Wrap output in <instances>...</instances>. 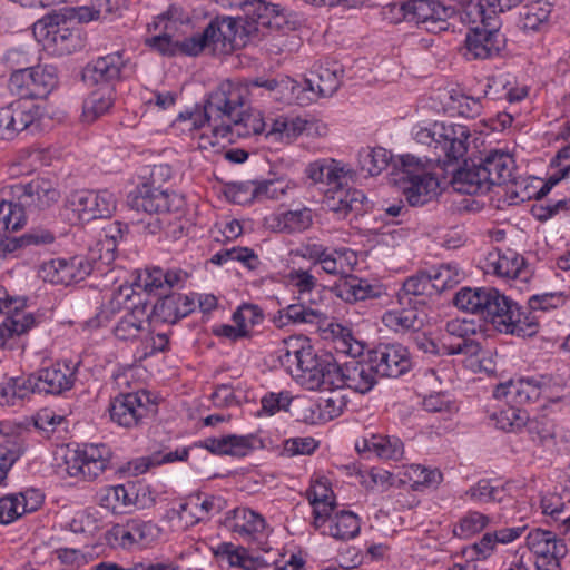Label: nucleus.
I'll return each mask as SVG.
<instances>
[{
    "mask_svg": "<svg viewBox=\"0 0 570 570\" xmlns=\"http://www.w3.org/2000/svg\"><path fill=\"white\" fill-rule=\"evenodd\" d=\"M130 204L138 212L166 216L171 212L177 213L184 205V199L178 195H169L159 188L144 185L131 198Z\"/></svg>",
    "mask_w": 570,
    "mask_h": 570,
    "instance_id": "obj_20",
    "label": "nucleus"
},
{
    "mask_svg": "<svg viewBox=\"0 0 570 570\" xmlns=\"http://www.w3.org/2000/svg\"><path fill=\"white\" fill-rule=\"evenodd\" d=\"M149 334L148 315L146 307L136 305L128 308L124 315L120 316L114 327V335L117 340L124 342H135L141 340L142 336Z\"/></svg>",
    "mask_w": 570,
    "mask_h": 570,
    "instance_id": "obj_27",
    "label": "nucleus"
},
{
    "mask_svg": "<svg viewBox=\"0 0 570 570\" xmlns=\"http://www.w3.org/2000/svg\"><path fill=\"white\" fill-rule=\"evenodd\" d=\"M22 445L17 438L6 439L0 444V484L6 480L8 471L22 454Z\"/></svg>",
    "mask_w": 570,
    "mask_h": 570,
    "instance_id": "obj_60",
    "label": "nucleus"
},
{
    "mask_svg": "<svg viewBox=\"0 0 570 570\" xmlns=\"http://www.w3.org/2000/svg\"><path fill=\"white\" fill-rule=\"evenodd\" d=\"M39 115L37 105L20 99L16 100L13 126L17 128V135L30 127Z\"/></svg>",
    "mask_w": 570,
    "mask_h": 570,
    "instance_id": "obj_63",
    "label": "nucleus"
},
{
    "mask_svg": "<svg viewBox=\"0 0 570 570\" xmlns=\"http://www.w3.org/2000/svg\"><path fill=\"white\" fill-rule=\"evenodd\" d=\"M58 85L53 66H35L16 70L9 79V88L20 100L45 99Z\"/></svg>",
    "mask_w": 570,
    "mask_h": 570,
    "instance_id": "obj_8",
    "label": "nucleus"
},
{
    "mask_svg": "<svg viewBox=\"0 0 570 570\" xmlns=\"http://www.w3.org/2000/svg\"><path fill=\"white\" fill-rule=\"evenodd\" d=\"M476 332L478 326L472 320L453 318L446 322V335L443 336V350L446 355L478 356L481 345L473 338Z\"/></svg>",
    "mask_w": 570,
    "mask_h": 570,
    "instance_id": "obj_13",
    "label": "nucleus"
},
{
    "mask_svg": "<svg viewBox=\"0 0 570 570\" xmlns=\"http://www.w3.org/2000/svg\"><path fill=\"white\" fill-rule=\"evenodd\" d=\"M324 383L321 389L336 390L345 387V363L340 364L331 355L325 356Z\"/></svg>",
    "mask_w": 570,
    "mask_h": 570,
    "instance_id": "obj_64",
    "label": "nucleus"
},
{
    "mask_svg": "<svg viewBox=\"0 0 570 570\" xmlns=\"http://www.w3.org/2000/svg\"><path fill=\"white\" fill-rule=\"evenodd\" d=\"M331 291L335 296L346 303H355L377 297L381 293L380 286L373 285L367 279L360 278L355 275H345L341 277L331 287Z\"/></svg>",
    "mask_w": 570,
    "mask_h": 570,
    "instance_id": "obj_34",
    "label": "nucleus"
},
{
    "mask_svg": "<svg viewBox=\"0 0 570 570\" xmlns=\"http://www.w3.org/2000/svg\"><path fill=\"white\" fill-rule=\"evenodd\" d=\"M495 425L505 432H518L529 422V413L525 409L507 405L499 413L492 415Z\"/></svg>",
    "mask_w": 570,
    "mask_h": 570,
    "instance_id": "obj_46",
    "label": "nucleus"
},
{
    "mask_svg": "<svg viewBox=\"0 0 570 570\" xmlns=\"http://www.w3.org/2000/svg\"><path fill=\"white\" fill-rule=\"evenodd\" d=\"M35 509L36 507H28L26 497L22 493L6 495L0 499V523L9 524L26 512Z\"/></svg>",
    "mask_w": 570,
    "mask_h": 570,
    "instance_id": "obj_48",
    "label": "nucleus"
},
{
    "mask_svg": "<svg viewBox=\"0 0 570 570\" xmlns=\"http://www.w3.org/2000/svg\"><path fill=\"white\" fill-rule=\"evenodd\" d=\"M435 291L433 287V284L431 282V278L428 273H417L416 275H413L409 277L403 283L402 293L399 295L400 301L404 304L403 299L405 297H422L421 299H417L416 303L424 304L426 297H431L435 295ZM411 298L407 299V304H411Z\"/></svg>",
    "mask_w": 570,
    "mask_h": 570,
    "instance_id": "obj_43",
    "label": "nucleus"
},
{
    "mask_svg": "<svg viewBox=\"0 0 570 570\" xmlns=\"http://www.w3.org/2000/svg\"><path fill=\"white\" fill-rule=\"evenodd\" d=\"M38 273L45 282L70 285L85 279L91 273V264L82 256L52 258L43 262Z\"/></svg>",
    "mask_w": 570,
    "mask_h": 570,
    "instance_id": "obj_14",
    "label": "nucleus"
},
{
    "mask_svg": "<svg viewBox=\"0 0 570 570\" xmlns=\"http://www.w3.org/2000/svg\"><path fill=\"white\" fill-rule=\"evenodd\" d=\"M314 305L315 302L313 299H303L288 305L286 308L279 311V326L287 325L288 322H292L294 324L315 326L317 330L323 328L326 324L327 315Z\"/></svg>",
    "mask_w": 570,
    "mask_h": 570,
    "instance_id": "obj_32",
    "label": "nucleus"
},
{
    "mask_svg": "<svg viewBox=\"0 0 570 570\" xmlns=\"http://www.w3.org/2000/svg\"><path fill=\"white\" fill-rule=\"evenodd\" d=\"M479 163L481 173L487 177L489 189L494 185L500 186L513 180L515 164L510 154L501 150H490Z\"/></svg>",
    "mask_w": 570,
    "mask_h": 570,
    "instance_id": "obj_26",
    "label": "nucleus"
},
{
    "mask_svg": "<svg viewBox=\"0 0 570 570\" xmlns=\"http://www.w3.org/2000/svg\"><path fill=\"white\" fill-rule=\"evenodd\" d=\"M454 305L505 334L532 336L539 324L533 316L521 312L517 303L492 287L461 288L453 298Z\"/></svg>",
    "mask_w": 570,
    "mask_h": 570,
    "instance_id": "obj_1",
    "label": "nucleus"
},
{
    "mask_svg": "<svg viewBox=\"0 0 570 570\" xmlns=\"http://www.w3.org/2000/svg\"><path fill=\"white\" fill-rule=\"evenodd\" d=\"M287 279L299 294V301L305 299V296L311 294L318 286L317 278L309 269H292L287 275Z\"/></svg>",
    "mask_w": 570,
    "mask_h": 570,
    "instance_id": "obj_61",
    "label": "nucleus"
},
{
    "mask_svg": "<svg viewBox=\"0 0 570 570\" xmlns=\"http://www.w3.org/2000/svg\"><path fill=\"white\" fill-rule=\"evenodd\" d=\"M451 184L454 190L461 194L476 195L490 190L487 177L481 173L480 163L472 159L464 160L463 165L453 171Z\"/></svg>",
    "mask_w": 570,
    "mask_h": 570,
    "instance_id": "obj_29",
    "label": "nucleus"
},
{
    "mask_svg": "<svg viewBox=\"0 0 570 570\" xmlns=\"http://www.w3.org/2000/svg\"><path fill=\"white\" fill-rule=\"evenodd\" d=\"M232 525L233 531L239 534H253L262 532L265 528L264 518L255 511L246 508H238L234 510Z\"/></svg>",
    "mask_w": 570,
    "mask_h": 570,
    "instance_id": "obj_47",
    "label": "nucleus"
},
{
    "mask_svg": "<svg viewBox=\"0 0 570 570\" xmlns=\"http://www.w3.org/2000/svg\"><path fill=\"white\" fill-rule=\"evenodd\" d=\"M111 459V452L105 444H85L66 460V471L70 476L82 475L88 480L102 473Z\"/></svg>",
    "mask_w": 570,
    "mask_h": 570,
    "instance_id": "obj_12",
    "label": "nucleus"
},
{
    "mask_svg": "<svg viewBox=\"0 0 570 570\" xmlns=\"http://www.w3.org/2000/svg\"><path fill=\"white\" fill-rule=\"evenodd\" d=\"M194 498V511H190V523H198L219 513L224 508V500L219 497H207L200 501V495Z\"/></svg>",
    "mask_w": 570,
    "mask_h": 570,
    "instance_id": "obj_57",
    "label": "nucleus"
},
{
    "mask_svg": "<svg viewBox=\"0 0 570 570\" xmlns=\"http://www.w3.org/2000/svg\"><path fill=\"white\" fill-rule=\"evenodd\" d=\"M115 100V91L111 86H101L90 92L85 99L82 106V119L86 122H92L112 106Z\"/></svg>",
    "mask_w": 570,
    "mask_h": 570,
    "instance_id": "obj_38",
    "label": "nucleus"
},
{
    "mask_svg": "<svg viewBox=\"0 0 570 570\" xmlns=\"http://www.w3.org/2000/svg\"><path fill=\"white\" fill-rule=\"evenodd\" d=\"M343 73L342 66L336 61L317 62L306 78L307 88L320 97H331L340 88Z\"/></svg>",
    "mask_w": 570,
    "mask_h": 570,
    "instance_id": "obj_23",
    "label": "nucleus"
},
{
    "mask_svg": "<svg viewBox=\"0 0 570 570\" xmlns=\"http://www.w3.org/2000/svg\"><path fill=\"white\" fill-rule=\"evenodd\" d=\"M546 386L543 379H520L510 380L497 385L493 396L498 400H504L507 405H514L523 409L539 400L542 390Z\"/></svg>",
    "mask_w": 570,
    "mask_h": 570,
    "instance_id": "obj_19",
    "label": "nucleus"
},
{
    "mask_svg": "<svg viewBox=\"0 0 570 570\" xmlns=\"http://www.w3.org/2000/svg\"><path fill=\"white\" fill-rule=\"evenodd\" d=\"M124 67L122 55L120 52L110 53L87 65L82 78L85 81L109 86L110 82L119 79Z\"/></svg>",
    "mask_w": 570,
    "mask_h": 570,
    "instance_id": "obj_31",
    "label": "nucleus"
},
{
    "mask_svg": "<svg viewBox=\"0 0 570 570\" xmlns=\"http://www.w3.org/2000/svg\"><path fill=\"white\" fill-rule=\"evenodd\" d=\"M306 176L314 184L340 186L341 181L354 180L356 173L332 158H323L312 161L305 169Z\"/></svg>",
    "mask_w": 570,
    "mask_h": 570,
    "instance_id": "obj_24",
    "label": "nucleus"
},
{
    "mask_svg": "<svg viewBox=\"0 0 570 570\" xmlns=\"http://www.w3.org/2000/svg\"><path fill=\"white\" fill-rule=\"evenodd\" d=\"M463 22L473 23L465 36V56L468 59H489L498 56L504 47V37L500 33L499 17L484 14H465L460 12Z\"/></svg>",
    "mask_w": 570,
    "mask_h": 570,
    "instance_id": "obj_6",
    "label": "nucleus"
},
{
    "mask_svg": "<svg viewBox=\"0 0 570 570\" xmlns=\"http://www.w3.org/2000/svg\"><path fill=\"white\" fill-rule=\"evenodd\" d=\"M10 199L3 200L10 205L12 215L21 214L19 229L26 224L28 215H37L53 206L60 198L56 185L46 178L37 177L28 183L9 186Z\"/></svg>",
    "mask_w": 570,
    "mask_h": 570,
    "instance_id": "obj_5",
    "label": "nucleus"
},
{
    "mask_svg": "<svg viewBox=\"0 0 570 570\" xmlns=\"http://www.w3.org/2000/svg\"><path fill=\"white\" fill-rule=\"evenodd\" d=\"M377 375L382 377H399L411 366L407 348L402 344H380L367 354Z\"/></svg>",
    "mask_w": 570,
    "mask_h": 570,
    "instance_id": "obj_15",
    "label": "nucleus"
},
{
    "mask_svg": "<svg viewBox=\"0 0 570 570\" xmlns=\"http://www.w3.org/2000/svg\"><path fill=\"white\" fill-rule=\"evenodd\" d=\"M360 531V521L356 514L351 511H340L333 515L325 531L328 535L348 540L354 538Z\"/></svg>",
    "mask_w": 570,
    "mask_h": 570,
    "instance_id": "obj_42",
    "label": "nucleus"
},
{
    "mask_svg": "<svg viewBox=\"0 0 570 570\" xmlns=\"http://www.w3.org/2000/svg\"><path fill=\"white\" fill-rule=\"evenodd\" d=\"M65 206L72 213L70 220L85 223L110 217L116 209V199L108 190H75L67 197Z\"/></svg>",
    "mask_w": 570,
    "mask_h": 570,
    "instance_id": "obj_10",
    "label": "nucleus"
},
{
    "mask_svg": "<svg viewBox=\"0 0 570 570\" xmlns=\"http://www.w3.org/2000/svg\"><path fill=\"white\" fill-rule=\"evenodd\" d=\"M488 272L499 277L519 278L527 282L530 277V271L525 259L512 249H494L487 256Z\"/></svg>",
    "mask_w": 570,
    "mask_h": 570,
    "instance_id": "obj_22",
    "label": "nucleus"
},
{
    "mask_svg": "<svg viewBox=\"0 0 570 570\" xmlns=\"http://www.w3.org/2000/svg\"><path fill=\"white\" fill-rule=\"evenodd\" d=\"M32 33L39 42L55 45L60 50L67 51L75 47L73 39H78V35L65 26L62 16L56 11L38 20L33 24Z\"/></svg>",
    "mask_w": 570,
    "mask_h": 570,
    "instance_id": "obj_21",
    "label": "nucleus"
},
{
    "mask_svg": "<svg viewBox=\"0 0 570 570\" xmlns=\"http://www.w3.org/2000/svg\"><path fill=\"white\" fill-rule=\"evenodd\" d=\"M470 131L465 126L434 124L432 128H420L415 131L417 144L426 146L429 154L421 156L424 160L428 157H435V164L450 163L462 158L469 146ZM420 157V155H417Z\"/></svg>",
    "mask_w": 570,
    "mask_h": 570,
    "instance_id": "obj_4",
    "label": "nucleus"
},
{
    "mask_svg": "<svg viewBox=\"0 0 570 570\" xmlns=\"http://www.w3.org/2000/svg\"><path fill=\"white\" fill-rule=\"evenodd\" d=\"M212 263L222 265L228 261L242 262L248 269L254 271L259 265L258 256L248 247H233L216 253Z\"/></svg>",
    "mask_w": 570,
    "mask_h": 570,
    "instance_id": "obj_53",
    "label": "nucleus"
},
{
    "mask_svg": "<svg viewBox=\"0 0 570 570\" xmlns=\"http://www.w3.org/2000/svg\"><path fill=\"white\" fill-rule=\"evenodd\" d=\"M320 330L327 334L325 338L331 337L333 340L335 350L338 353L351 356H356L362 353V344L353 337L352 331L348 327L334 323L327 317L326 324Z\"/></svg>",
    "mask_w": 570,
    "mask_h": 570,
    "instance_id": "obj_40",
    "label": "nucleus"
},
{
    "mask_svg": "<svg viewBox=\"0 0 570 570\" xmlns=\"http://www.w3.org/2000/svg\"><path fill=\"white\" fill-rule=\"evenodd\" d=\"M382 320L394 332L415 330L421 324L414 309L389 311Z\"/></svg>",
    "mask_w": 570,
    "mask_h": 570,
    "instance_id": "obj_55",
    "label": "nucleus"
},
{
    "mask_svg": "<svg viewBox=\"0 0 570 570\" xmlns=\"http://www.w3.org/2000/svg\"><path fill=\"white\" fill-rule=\"evenodd\" d=\"M195 309L194 298L181 293L173 292L160 297L153 307V315L164 323L174 324L186 317Z\"/></svg>",
    "mask_w": 570,
    "mask_h": 570,
    "instance_id": "obj_30",
    "label": "nucleus"
},
{
    "mask_svg": "<svg viewBox=\"0 0 570 570\" xmlns=\"http://www.w3.org/2000/svg\"><path fill=\"white\" fill-rule=\"evenodd\" d=\"M252 184L254 185L252 196L257 200L281 199L289 188V183L283 178L252 181Z\"/></svg>",
    "mask_w": 570,
    "mask_h": 570,
    "instance_id": "obj_54",
    "label": "nucleus"
},
{
    "mask_svg": "<svg viewBox=\"0 0 570 570\" xmlns=\"http://www.w3.org/2000/svg\"><path fill=\"white\" fill-rule=\"evenodd\" d=\"M347 183L341 181L340 186H332L325 193L326 208L342 218L352 212L360 213L363 209V202L366 199L363 191L345 188Z\"/></svg>",
    "mask_w": 570,
    "mask_h": 570,
    "instance_id": "obj_25",
    "label": "nucleus"
},
{
    "mask_svg": "<svg viewBox=\"0 0 570 570\" xmlns=\"http://www.w3.org/2000/svg\"><path fill=\"white\" fill-rule=\"evenodd\" d=\"M127 524L134 547H145L155 541L160 533V529L151 521L129 519L127 520Z\"/></svg>",
    "mask_w": 570,
    "mask_h": 570,
    "instance_id": "obj_52",
    "label": "nucleus"
},
{
    "mask_svg": "<svg viewBox=\"0 0 570 570\" xmlns=\"http://www.w3.org/2000/svg\"><path fill=\"white\" fill-rule=\"evenodd\" d=\"M215 2L225 9L242 12L234 19L242 23V29L247 37L264 36L263 30L279 27L276 21L279 17V8L266 0H215Z\"/></svg>",
    "mask_w": 570,
    "mask_h": 570,
    "instance_id": "obj_7",
    "label": "nucleus"
},
{
    "mask_svg": "<svg viewBox=\"0 0 570 570\" xmlns=\"http://www.w3.org/2000/svg\"><path fill=\"white\" fill-rule=\"evenodd\" d=\"M248 104V88L230 80L223 81L212 90L205 99L203 116L199 112H181L178 120H188L190 129L200 128L204 122L213 127V135L216 138L228 136V130L242 115V109Z\"/></svg>",
    "mask_w": 570,
    "mask_h": 570,
    "instance_id": "obj_2",
    "label": "nucleus"
},
{
    "mask_svg": "<svg viewBox=\"0 0 570 570\" xmlns=\"http://www.w3.org/2000/svg\"><path fill=\"white\" fill-rule=\"evenodd\" d=\"M75 379L73 368L57 363L29 375L27 382H29L31 393L60 395L72 389Z\"/></svg>",
    "mask_w": 570,
    "mask_h": 570,
    "instance_id": "obj_17",
    "label": "nucleus"
},
{
    "mask_svg": "<svg viewBox=\"0 0 570 570\" xmlns=\"http://www.w3.org/2000/svg\"><path fill=\"white\" fill-rule=\"evenodd\" d=\"M376 372L370 358L352 360L345 362V387L360 394L370 392L376 384Z\"/></svg>",
    "mask_w": 570,
    "mask_h": 570,
    "instance_id": "obj_35",
    "label": "nucleus"
},
{
    "mask_svg": "<svg viewBox=\"0 0 570 570\" xmlns=\"http://www.w3.org/2000/svg\"><path fill=\"white\" fill-rule=\"evenodd\" d=\"M238 23L233 17L216 18L205 28L207 46L213 52H229L234 49Z\"/></svg>",
    "mask_w": 570,
    "mask_h": 570,
    "instance_id": "obj_28",
    "label": "nucleus"
},
{
    "mask_svg": "<svg viewBox=\"0 0 570 570\" xmlns=\"http://www.w3.org/2000/svg\"><path fill=\"white\" fill-rule=\"evenodd\" d=\"M24 302L19 298H0V313L8 316L0 324V348H4L10 340L27 333L35 324L31 313L22 312Z\"/></svg>",
    "mask_w": 570,
    "mask_h": 570,
    "instance_id": "obj_18",
    "label": "nucleus"
},
{
    "mask_svg": "<svg viewBox=\"0 0 570 570\" xmlns=\"http://www.w3.org/2000/svg\"><path fill=\"white\" fill-rule=\"evenodd\" d=\"M147 401L148 396L144 391L119 394L109 405L111 421L127 429L138 426L147 415Z\"/></svg>",
    "mask_w": 570,
    "mask_h": 570,
    "instance_id": "obj_16",
    "label": "nucleus"
},
{
    "mask_svg": "<svg viewBox=\"0 0 570 570\" xmlns=\"http://www.w3.org/2000/svg\"><path fill=\"white\" fill-rule=\"evenodd\" d=\"M551 7L544 1H533L525 4L520 12V28L522 30L537 31L548 21Z\"/></svg>",
    "mask_w": 570,
    "mask_h": 570,
    "instance_id": "obj_45",
    "label": "nucleus"
},
{
    "mask_svg": "<svg viewBox=\"0 0 570 570\" xmlns=\"http://www.w3.org/2000/svg\"><path fill=\"white\" fill-rule=\"evenodd\" d=\"M357 160L362 171L367 173L370 176H377L390 165L392 155L382 147H367L360 150Z\"/></svg>",
    "mask_w": 570,
    "mask_h": 570,
    "instance_id": "obj_41",
    "label": "nucleus"
},
{
    "mask_svg": "<svg viewBox=\"0 0 570 570\" xmlns=\"http://www.w3.org/2000/svg\"><path fill=\"white\" fill-rule=\"evenodd\" d=\"M364 448L385 460H400L404 453L403 442L396 436L372 435Z\"/></svg>",
    "mask_w": 570,
    "mask_h": 570,
    "instance_id": "obj_44",
    "label": "nucleus"
},
{
    "mask_svg": "<svg viewBox=\"0 0 570 570\" xmlns=\"http://www.w3.org/2000/svg\"><path fill=\"white\" fill-rule=\"evenodd\" d=\"M527 546L535 554L537 570H559L568 549L563 540L548 530L534 529L527 535Z\"/></svg>",
    "mask_w": 570,
    "mask_h": 570,
    "instance_id": "obj_11",
    "label": "nucleus"
},
{
    "mask_svg": "<svg viewBox=\"0 0 570 570\" xmlns=\"http://www.w3.org/2000/svg\"><path fill=\"white\" fill-rule=\"evenodd\" d=\"M27 377H11L0 383V405H16L31 394Z\"/></svg>",
    "mask_w": 570,
    "mask_h": 570,
    "instance_id": "obj_50",
    "label": "nucleus"
},
{
    "mask_svg": "<svg viewBox=\"0 0 570 570\" xmlns=\"http://www.w3.org/2000/svg\"><path fill=\"white\" fill-rule=\"evenodd\" d=\"M405 20L423 26L429 32H440L451 27L450 19L459 12L452 6L435 0H407L401 3Z\"/></svg>",
    "mask_w": 570,
    "mask_h": 570,
    "instance_id": "obj_9",
    "label": "nucleus"
},
{
    "mask_svg": "<svg viewBox=\"0 0 570 570\" xmlns=\"http://www.w3.org/2000/svg\"><path fill=\"white\" fill-rule=\"evenodd\" d=\"M266 124L263 114L259 110L244 107L242 115L233 121L228 136L224 137V141L234 144L238 138H247L265 132Z\"/></svg>",
    "mask_w": 570,
    "mask_h": 570,
    "instance_id": "obj_37",
    "label": "nucleus"
},
{
    "mask_svg": "<svg viewBox=\"0 0 570 570\" xmlns=\"http://www.w3.org/2000/svg\"><path fill=\"white\" fill-rule=\"evenodd\" d=\"M178 9L170 7L166 12L159 14L157 20L154 21V29H158L164 23V31L145 40L146 45L158 51L159 53L168 57L176 56L179 52V40H174L169 33L175 28V22L178 20Z\"/></svg>",
    "mask_w": 570,
    "mask_h": 570,
    "instance_id": "obj_33",
    "label": "nucleus"
},
{
    "mask_svg": "<svg viewBox=\"0 0 570 570\" xmlns=\"http://www.w3.org/2000/svg\"><path fill=\"white\" fill-rule=\"evenodd\" d=\"M254 435H225L222 438H207L200 446L216 455L245 456L254 449Z\"/></svg>",
    "mask_w": 570,
    "mask_h": 570,
    "instance_id": "obj_36",
    "label": "nucleus"
},
{
    "mask_svg": "<svg viewBox=\"0 0 570 570\" xmlns=\"http://www.w3.org/2000/svg\"><path fill=\"white\" fill-rule=\"evenodd\" d=\"M464 495L478 504H502L511 500L504 487L493 484V482L488 479L479 480L464 492Z\"/></svg>",
    "mask_w": 570,
    "mask_h": 570,
    "instance_id": "obj_39",
    "label": "nucleus"
},
{
    "mask_svg": "<svg viewBox=\"0 0 570 570\" xmlns=\"http://www.w3.org/2000/svg\"><path fill=\"white\" fill-rule=\"evenodd\" d=\"M312 223V210L307 207L288 210L278 218L279 229L288 234L304 232L311 227Z\"/></svg>",
    "mask_w": 570,
    "mask_h": 570,
    "instance_id": "obj_51",
    "label": "nucleus"
},
{
    "mask_svg": "<svg viewBox=\"0 0 570 570\" xmlns=\"http://www.w3.org/2000/svg\"><path fill=\"white\" fill-rule=\"evenodd\" d=\"M428 274L436 294L452 288L460 282L458 269L451 265H441L438 268H432Z\"/></svg>",
    "mask_w": 570,
    "mask_h": 570,
    "instance_id": "obj_59",
    "label": "nucleus"
},
{
    "mask_svg": "<svg viewBox=\"0 0 570 570\" xmlns=\"http://www.w3.org/2000/svg\"><path fill=\"white\" fill-rule=\"evenodd\" d=\"M542 513L550 515L556 522H561L566 531H570V513L564 515L566 504L557 493H547L541 497Z\"/></svg>",
    "mask_w": 570,
    "mask_h": 570,
    "instance_id": "obj_58",
    "label": "nucleus"
},
{
    "mask_svg": "<svg viewBox=\"0 0 570 570\" xmlns=\"http://www.w3.org/2000/svg\"><path fill=\"white\" fill-rule=\"evenodd\" d=\"M438 158L422 159L413 154L399 156L394 167L399 170L397 183L411 206H423L439 195L440 183L432 174Z\"/></svg>",
    "mask_w": 570,
    "mask_h": 570,
    "instance_id": "obj_3",
    "label": "nucleus"
},
{
    "mask_svg": "<svg viewBox=\"0 0 570 570\" xmlns=\"http://www.w3.org/2000/svg\"><path fill=\"white\" fill-rule=\"evenodd\" d=\"M524 0H478L476 2H469L465 7V14H491L498 17L504 10H510L517 7Z\"/></svg>",
    "mask_w": 570,
    "mask_h": 570,
    "instance_id": "obj_56",
    "label": "nucleus"
},
{
    "mask_svg": "<svg viewBox=\"0 0 570 570\" xmlns=\"http://www.w3.org/2000/svg\"><path fill=\"white\" fill-rule=\"evenodd\" d=\"M134 503V498L122 484L106 488L100 498V505L111 510L129 507Z\"/></svg>",
    "mask_w": 570,
    "mask_h": 570,
    "instance_id": "obj_62",
    "label": "nucleus"
},
{
    "mask_svg": "<svg viewBox=\"0 0 570 570\" xmlns=\"http://www.w3.org/2000/svg\"><path fill=\"white\" fill-rule=\"evenodd\" d=\"M10 232H7L2 237H0V245L2 246L4 252L12 253L18 248L26 247L29 245H39V244H50L53 242L55 237L50 232H30L19 237H10L8 236Z\"/></svg>",
    "mask_w": 570,
    "mask_h": 570,
    "instance_id": "obj_49",
    "label": "nucleus"
}]
</instances>
